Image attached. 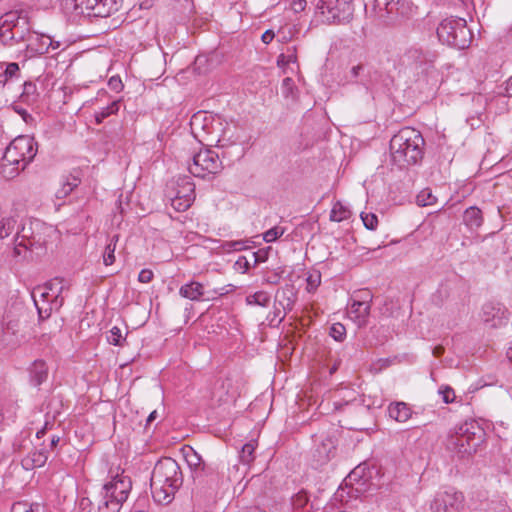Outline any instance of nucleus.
<instances>
[{"label": "nucleus", "mask_w": 512, "mask_h": 512, "mask_svg": "<svg viewBox=\"0 0 512 512\" xmlns=\"http://www.w3.org/2000/svg\"><path fill=\"white\" fill-rule=\"evenodd\" d=\"M191 128L195 136H201V141H206L207 145L227 147L237 142L235 126L219 117L198 112L191 118Z\"/></svg>", "instance_id": "1"}, {"label": "nucleus", "mask_w": 512, "mask_h": 512, "mask_svg": "<svg viewBox=\"0 0 512 512\" xmlns=\"http://www.w3.org/2000/svg\"><path fill=\"white\" fill-rule=\"evenodd\" d=\"M182 485V473L178 463L172 458L158 461L151 475V491L154 500L168 504Z\"/></svg>", "instance_id": "2"}, {"label": "nucleus", "mask_w": 512, "mask_h": 512, "mask_svg": "<svg viewBox=\"0 0 512 512\" xmlns=\"http://www.w3.org/2000/svg\"><path fill=\"white\" fill-rule=\"evenodd\" d=\"M424 138L412 128L400 129L390 140L392 162L400 168L418 163L423 157Z\"/></svg>", "instance_id": "3"}, {"label": "nucleus", "mask_w": 512, "mask_h": 512, "mask_svg": "<svg viewBox=\"0 0 512 512\" xmlns=\"http://www.w3.org/2000/svg\"><path fill=\"white\" fill-rule=\"evenodd\" d=\"M34 138L21 135L11 141L1 161V174L6 179L16 177L33 160L37 149Z\"/></svg>", "instance_id": "4"}, {"label": "nucleus", "mask_w": 512, "mask_h": 512, "mask_svg": "<svg viewBox=\"0 0 512 512\" xmlns=\"http://www.w3.org/2000/svg\"><path fill=\"white\" fill-rule=\"evenodd\" d=\"M484 431L476 421H466L451 429L445 447L458 458L471 456L483 442Z\"/></svg>", "instance_id": "5"}, {"label": "nucleus", "mask_w": 512, "mask_h": 512, "mask_svg": "<svg viewBox=\"0 0 512 512\" xmlns=\"http://www.w3.org/2000/svg\"><path fill=\"white\" fill-rule=\"evenodd\" d=\"M64 289V280L55 278L43 286L34 288L32 298L41 320L50 317L52 311L59 310L64 303L61 296Z\"/></svg>", "instance_id": "6"}, {"label": "nucleus", "mask_w": 512, "mask_h": 512, "mask_svg": "<svg viewBox=\"0 0 512 512\" xmlns=\"http://www.w3.org/2000/svg\"><path fill=\"white\" fill-rule=\"evenodd\" d=\"M131 480L123 474L114 476L104 484L99 502V512H119L131 491Z\"/></svg>", "instance_id": "7"}, {"label": "nucleus", "mask_w": 512, "mask_h": 512, "mask_svg": "<svg viewBox=\"0 0 512 512\" xmlns=\"http://www.w3.org/2000/svg\"><path fill=\"white\" fill-rule=\"evenodd\" d=\"M437 36L443 44L457 49L468 48L472 41L466 20L459 17L443 19L437 27Z\"/></svg>", "instance_id": "8"}, {"label": "nucleus", "mask_w": 512, "mask_h": 512, "mask_svg": "<svg viewBox=\"0 0 512 512\" xmlns=\"http://www.w3.org/2000/svg\"><path fill=\"white\" fill-rule=\"evenodd\" d=\"M405 61L414 66L417 71L418 78L416 82H423L429 84L430 82H436L437 71L434 68V61L436 54L431 51H424L419 47L409 48L405 55Z\"/></svg>", "instance_id": "9"}, {"label": "nucleus", "mask_w": 512, "mask_h": 512, "mask_svg": "<svg viewBox=\"0 0 512 512\" xmlns=\"http://www.w3.org/2000/svg\"><path fill=\"white\" fill-rule=\"evenodd\" d=\"M317 10L328 23H345L353 17V0H319Z\"/></svg>", "instance_id": "10"}, {"label": "nucleus", "mask_w": 512, "mask_h": 512, "mask_svg": "<svg viewBox=\"0 0 512 512\" xmlns=\"http://www.w3.org/2000/svg\"><path fill=\"white\" fill-rule=\"evenodd\" d=\"M464 494L454 487H446L435 493L430 502L431 512H462L465 509Z\"/></svg>", "instance_id": "11"}, {"label": "nucleus", "mask_w": 512, "mask_h": 512, "mask_svg": "<svg viewBox=\"0 0 512 512\" xmlns=\"http://www.w3.org/2000/svg\"><path fill=\"white\" fill-rule=\"evenodd\" d=\"M221 169L222 162L219 159V155L210 149L201 150L196 153L192 158V162L188 164L189 172L199 178L217 174Z\"/></svg>", "instance_id": "12"}, {"label": "nucleus", "mask_w": 512, "mask_h": 512, "mask_svg": "<svg viewBox=\"0 0 512 512\" xmlns=\"http://www.w3.org/2000/svg\"><path fill=\"white\" fill-rule=\"evenodd\" d=\"M69 2L74 4L76 13L88 17H108L118 10L117 0H65L66 5Z\"/></svg>", "instance_id": "13"}, {"label": "nucleus", "mask_w": 512, "mask_h": 512, "mask_svg": "<svg viewBox=\"0 0 512 512\" xmlns=\"http://www.w3.org/2000/svg\"><path fill=\"white\" fill-rule=\"evenodd\" d=\"M370 309L371 295L367 291H362L351 298L347 315L358 327H364L367 324Z\"/></svg>", "instance_id": "14"}, {"label": "nucleus", "mask_w": 512, "mask_h": 512, "mask_svg": "<svg viewBox=\"0 0 512 512\" xmlns=\"http://www.w3.org/2000/svg\"><path fill=\"white\" fill-rule=\"evenodd\" d=\"M195 200V185L189 177L179 178L174 196L171 198L172 207L179 212L187 210Z\"/></svg>", "instance_id": "15"}, {"label": "nucleus", "mask_w": 512, "mask_h": 512, "mask_svg": "<svg viewBox=\"0 0 512 512\" xmlns=\"http://www.w3.org/2000/svg\"><path fill=\"white\" fill-rule=\"evenodd\" d=\"M60 46L61 43L59 41H54L47 34L38 33L35 31L27 33L26 51L30 57L43 55L48 53L50 49H59Z\"/></svg>", "instance_id": "16"}, {"label": "nucleus", "mask_w": 512, "mask_h": 512, "mask_svg": "<svg viewBox=\"0 0 512 512\" xmlns=\"http://www.w3.org/2000/svg\"><path fill=\"white\" fill-rule=\"evenodd\" d=\"M218 488L217 477L211 475L206 477L203 473H197L194 478L193 497L199 501L210 500L216 496Z\"/></svg>", "instance_id": "17"}, {"label": "nucleus", "mask_w": 512, "mask_h": 512, "mask_svg": "<svg viewBox=\"0 0 512 512\" xmlns=\"http://www.w3.org/2000/svg\"><path fill=\"white\" fill-rule=\"evenodd\" d=\"M401 0H375L378 16L386 22H391L399 14Z\"/></svg>", "instance_id": "18"}, {"label": "nucleus", "mask_w": 512, "mask_h": 512, "mask_svg": "<svg viewBox=\"0 0 512 512\" xmlns=\"http://www.w3.org/2000/svg\"><path fill=\"white\" fill-rule=\"evenodd\" d=\"M32 223H30L29 227L23 225L20 232H17V236L15 239V247L14 253L17 256L22 255L23 252H26L29 247H32L35 243L39 241L35 240V237L31 235Z\"/></svg>", "instance_id": "19"}, {"label": "nucleus", "mask_w": 512, "mask_h": 512, "mask_svg": "<svg viewBox=\"0 0 512 512\" xmlns=\"http://www.w3.org/2000/svg\"><path fill=\"white\" fill-rule=\"evenodd\" d=\"M504 310L493 303H486L482 307V319L485 323H489L491 327L500 326L503 323Z\"/></svg>", "instance_id": "20"}, {"label": "nucleus", "mask_w": 512, "mask_h": 512, "mask_svg": "<svg viewBox=\"0 0 512 512\" xmlns=\"http://www.w3.org/2000/svg\"><path fill=\"white\" fill-rule=\"evenodd\" d=\"M335 444L331 438L324 439L314 450V458L317 463L324 464L335 455Z\"/></svg>", "instance_id": "21"}, {"label": "nucleus", "mask_w": 512, "mask_h": 512, "mask_svg": "<svg viewBox=\"0 0 512 512\" xmlns=\"http://www.w3.org/2000/svg\"><path fill=\"white\" fill-rule=\"evenodd\" d=\"M179 294L191 301H198L204 294V286L199 282L191 281L180 287Z\"/></svg>", "instance_id": "22"}, {"label": "nucleus", "mask_w": 512, "mask_h": 512, "mask_svg": "<svg viewBox=\"0 0 512 512\" xmlns=\"http://www.w3.org/2000/svg\"><path fill=\"white\" fill-rule=\"evenodd\" d=\"M30 381L34 386L41 385L48 376V369L44 361L36 360L29 369Z\"/></svg>", "instance_id": "23"}, {"label": "nucleus", "mask_w": 512, "mask_h": 512, "mask_svg": "<svg viewBox=\"0 0 512 512\" xmlns=\"http://www.w3.org/2000/svg\"><path fill=\"white\" fill-rule=\"evenodd\" d=\"M388 412L392 419L400 423L408 421L412 415L410 407L404 402L390 404Z\"/></svg>", "instance_id": "24"}, {"label": "nucleus", "mask_w": 512, "mask_h": 512, "mask_svg": "<svg viewBox=\"0 0 512 512\" xmlns=\"http://www.w3.org/2000/svg\"><path fill=\"white\" fill-rule=\"evenodd\" d=\"M463 222L470 230H477L483 224L482 212L477 207H469L463 215Z\"/></svg>", "instance_id": "25"}, {"label": "nucleus", "mask_w": 512, "mask_h": 512, "mask_svg": "<svg viewBox=\"0 0 512 512\" xmlns=\"http://www.w3.org/2000/svg\"><path fill=\"white\" fill-rule=\"evenodd\" d=\"M48 459L44 451H33L22 459V466L26 470L42 467Z\"/></svg>", "instance_id": "26"}, {"label": "nucleus", "mask_w": 512, "mask_h": 512, "mask_svg": "<svg viewBox=\"0 0 512 512\" xmlns=\"http://www.w3.org/2000/svg\"><path fill=\"white\" fill-rule=\"evenodd\" d=\"M350 210L344 206L341 202H336L331 210L330 219L332 221L341 222L350 217Z\"/></svg>", "instance_id": "27"}, {"label": "nucleus", "mask_w": 512, "mask_h": 512, "mask_svg": "<svg viewBox=\"0 0 512 512\" xmlns=\"http://www.w3.org/2000/svg\"><path fill=\"white\" fill-rule=\"evenodd\" d=\"M256 447H257V443L255 441H250L243 445L240 455H239L240 461L243 464L249 465L254 461V459H255L254 452H255Z\"/></svg>", "instance_id": "28"}, {"label": "nucleus", "mask_w": 512, "mask_h": 512, "mask_svg": "<svg viewBox=\"0 0 512 512\" xmlns=\"http://www.w3.org/2000/svg\"><path fill=\"white\" fill-rule=\"evenodd\" d=\"M22 19H26L25 17H21L17 12L11 11L4 14L0 17V25H5L10 29H15L18 26L22 25Z\"/></svg>", "instance_id": "29"}, {"label": "nucleus", "mask_w": 512, "mask_h": 512, "mask_svg": "<svg viewBox=\"0 0 512 512\" xmlns=\"http://www.w3.org/2000/svg\"><path fill=\"white\" fill-rule=\"evenodd\" d=\"M118 239L119 236L114 235L104 249L103 262L106 266L112 265L115 262V250Z\"/></svg>", "instance_id": "30"}, {"label": "nucleus", "mask_w": 512, "mask_h": 512, "mask_svg": "<svg viewBox=\"0 0 512 512\" xmlns=\"http://www.w3.org/2000/svg\"><path fill=\"white\" fill-rule=\"evenodd\" d=\"M246 302L248 305L267 307L270 303V296L265 291H258L252 295L247 296Z\"/></svg>", "instance_id": "31"}, {"label": "nucleus", "mask_w": 512, "mask_h": 512, "mask_svg": "<svg viewBox=\"0 0 512 512\" xmlns=\"http://www.w3.org/2000/svg\"><path fill=\"white\" fill-rule=\"evenodd\" d=\"M120 108V101L115 100L107 107L102 108L100 111L95 113V120L98 124L102 123L103 120L110 115L116 114Z\"/></svg>", "instance_id": "32"}, {"label": "nucleus", "mask_w": 512, "mask_h": 512, "mask_svg": "<svg viewBox=\"0 0 512 512\" xmlns=\"http://www.w3.org/2000/svg\"><path fill=\"white\" fill-rule=\"evenodd\" d=\"M16 228V219L3 217L0 219V239L8 237Z\"/></svg>", "instance_id": "33"}, {"label": "nucleus", "mask_w": 512, "mask_h": 512, "mask_svg": "<svg viewBox=\"0 0 512 512\" xmlns=\"http://www.w3.org/2000/svg\"><path fill=\"white\" fill-rule=\"evenodd\" d=\"M11 512H43V509L38 503L21 501L13 504Z\"/></svg>", "instance_id": "34"}, {"label": "nucleus", "mask_w": 512, "mask_h": 512, "mask_svg": "<svg viewBox=\"0 0 512 512\" xmlns=\"http://www.w3.org/2000/svg\"><path fill=\"white\" fill-rule=\"evenodd\" d=\"M28 32H31L28 27V21H27V19H22V25L13 29L14 42L23 41L26 43Z\"/></svg>", "instance_id": "35"}, {"label": "nucleus", "mask_w": 512, "mask_h": 512, "mask_svg": "<svg viewBox=\"0 0 512 512\" xmlns=\"http://www.w3.org/2000/svg\"><path fill=\"white\" fill-rule=\"evenodd\" d=\"M435 202L436 197L431 193L429 189H424L417 195V203L420 206H430Z\"/></svg>", "instance_id": "36"}, {"label": "nucleus", "mask_w": 512, "mask_h": 512, "mask_svg": "<svg viewBox=\"0 0 512 512\" xmlns=\"http://www.w3.org/2000/svg\"><path fill=\"white\" fill-rule=\"evenodd\" d=\"M285 233V229L280 226H275L269 230H267L263 234V240L267 243L274 242L278 238H280Z\"/></svg>", "instance_id": "37"}, {"label": "nucleus", "mask_w": 512, "mask_h": 512, "mask_svg": "<svg viewBox=\"0 0 512 512\" xmlns=\"http://www.w3.org/2000/svg\"><path fill=\"white\" fill-rule=\"evenodd\" d=\"M361 219L364 226L369 230H375L378 225V217L372 212H362Z\"/></svg>", "instance_id": "38"}, {"label": "nucleus", "mask_w": 512, "mask_h": 512, "mask_svg": "<svg viewBox=\"0 0 512 512\" xmlns=\"http://www.w3.org/2000/svg\"><path fill=\"white\" fill-rule=\"evenodd\" d=\"M330 336L336 341H343L346 336V328L341 323H334L330 328Z\"/></svg>", "instance_id": "39"}, {"label": "nucleus", "mask_w": 512, "mask_h": 512, "mask_svg": "<svg viewBox=\"0 0 512 512\" xmlns=\"http://www.w3.org/2000/svg\"><path fill=\"white\" fill-rule=\"evenodd\" d=\"M281 89H282L283 95L286 98H289V97L294 98L295 97L296 87L294 85V81L292 78H290V77L285 78L282 82Z\"/></svg>", "instance_id": "40"}, {"label": "nucleus", "mask_w": 512, "mask_h": 512, "mask_svg": "<svg viewBox=\"0 0 512 512\" xmlns=\"http://www.w3.org/2000/svg\"><path fill=\"white\" fill-rule=\"evenodd\" d=\"M0 41L4 45H12L14 43L13 29L5 25H0Z\"/></svg>", "instance_id": "41"}, {"label": "nucleus", "mask_w": 512, "mask_h": 512, "mask_svg": "<svg viewBox=\"0 0 512 512\" xmlns=\"http://www.w3.org/2000/svg\"><path fill=\"white\" fill-rule=\"evenodd\" d=\"M19 72V66L17 63H9L3 74L0 75V83H5L8 79L14 77Z\"/></svg>", "instance_id": "42"}, {"label": "nucleus", "mask_w": 512, "mask_h": 512, "mask_svg": "<svg viewBox=\"0 0 512 512\" xmlns=\"http://www.w3.org/2000/svg\"><path fill=\"white\" fill-rule=\"evenodd\" d=\"M122 339L124 340L121 329L116 326L112 327L107 336V341L109 344L115 346L121 345Z\"/></svg>", "instance_id": "43"}, {"label": "nucleus", "mask_w": 512, "mask_h": 512, "mask_svg": "<svg viewBox=\"0 0 512 512\" xmlns=\"http://www.w3.org/2000/svg\"><path fill=\"white\" fill-rule=\"evenodd\" d=\"M250 266V259L246 256H240L234 264V269L239 273H246Z\"/></svg>", "instance_id": "44"}, {"label": "nucleus", "mask_w": 512, "mask_h": 512, "mask_svg": "<svg viewBox=\"0 0 512 512\" xmlns=\"http://www.w3.org/2000/svg\"><path fill=\"white\" fill-rule=\"evenodd\" d=\"M309 501L306 492H299L292 498V504L295 508L301 509L304 508Z\"/></svg>", "instance_id": "45"}, {"label": "nucleus", "mask_w": 512, "mask_h": 512, "mask_svg": "<svg viewBox=\"0 0 512 512\" xmlns=\"http://www.w3.org/2000/svg\"><path fill=\"white\" fill-rule=\"evenodd\" d=\"M439 393L442 395V399L445 403H452L455 399L454 390L448 386L440 388Z\"/></svg>", "instance_id": "46"}, {"label": "nucleus", "mask_w": 512, "mask_h": 512, "mask_svg": "<svg viewBox=\"0 0 512 512\" xmlns=\"http://www.w3.org/2000/svg\"><path fill=\"white\" fill-rule=\"evenodd\" d=\"M186 459L190 466L197 467L201 464L200 456L192 448H189V453L186 454Z\"/></svg>", "instance_id": "47"}, {"label": "nucleus", "mask_w": 512, "mask_h": 512, "mask_svg": "<svg viewBox=\"0 0 512 512\" xmlns=\"http://www.w3.org/2000/svg\"><path fill=\"white\" fill-rule=\"evenodd\" d=\"M268 258V251L259 250L257 252L251 253V259L253 260V265H257L258 263L265 262Z\"/></svg>", "instance_id": "48"}, {"label": "nucleus", "mask_w": 512, "mask_h": 512, "mask_svg": "<svg viewBox=\"0 0 512 512\" xmlns=\"http://www.w3.org/2000/svg\"><path fill=\"white\" fill-rule=\"evenodd\" d=\"M108 87L115 92H120L123 89V83L120 77L113 76L108 81Z\"/></svg>", "instance_id": "49"}, {"label": "nucleus", "mask_w": 512, "mask_h": 512, "mask_svg": "<svg viewBox=\"0 0 512 512\" xmlns=\"http://www.w3.org/2000/svg\"><path fill=\"white\" fill-rule=\"evenodd\" d=\"M320 282H321L320 274H315V275L312 274V275H310L307 278V289H308V291L315 290L320 285Z\"/></svg>", "instance_id": "50"}, {"label": "nucleus", "mask_w": 512, "mask_h": 512, "mask_svg": "<svg viewBox=\"0 0 512 512\" xmlns=\"http://www.w3.org/2000/svg\"><path fill=\"white\" fill-rule=\"evenodd\" d=\"M154 277V274H153V271L150 270V269H143L140 271L139 275H138V281L141 282V283H149L152 281Z\"/></svg>", "instance_id": "51"}, {"label": "nucleus", "mask_w": 512, "mask_h": 512, "mask_svg": "<svg viewBox=\"0 0 512 512\" xmlns=\"http://www.w3.org/2000/svg\"><path fill=\"white\" fill-rule=\"evenodd\" d=\"M281 295L284 299H278L279 304L283 307L284 310H291L294 302L293 299L291 296H286L285 291H282Z\"/></svg>", "instance_id": "52"}, {"label": "nucleus", "mask_w": 512, "mask_h": 512, "mask_svg": "<svg viewBox=\"0 0 512 512\" xmlns=\"http://www.w3.org/2000/svg\"><path fill=\"white\" fill-rule=\"evenodd\" d=\"M225 246L228 247V249H232L235 251H241V250L245 249V247H246L245 242H243V241L228 242Z\"/></svg>", "instance_id": "53"}, {"label": "nucleus", "mask_w": 512, "mask_h": 512, "mask_svg": "<svg viewBox=\"0 0 512 512\" xmlns=\"http://www.w3.org/2000/svg\"><path fill=\"white\" fill-rule=\"evenodd\" d=\"M363 70H364V66L362 64H358V65L353 66L350 69L351 78L352 79H356Z\"/></svg>", "instance_id": "54"}, {"label": "nucleus", "mask_w": 512, "mask_h": 512, "mask_svg": "<svg viewBox=\"0 0 512 512\" xmlns=\"http://www.w3.org/2000/svg\"><path fill=\"white\" fill-rule=\"evenodd\" d=\"M274 32L272 30H266L261 37V40L265 44H269L274 39Z\"/></svg>", "instance_id": "55"}, {"label": "nucleus", "mask_w": 512, "mask_h": 512, "mask_svg": "<svg viewBox=\"0 0 512 512\" xmlns=\"http://www.w3.org/2000/svg\"><path fill=\"white\" fill-rule=\"evenodd\" d=\"M305 6H306V1L305 0H297V1H294L293 4H292V8L296 12L303 11L305 9Z\"/></svg>", "instance_id": "56"}, {"label": "nucleus", "mask_w": 512, "mask_h": 512, "mask_svg": "<svg viewBox=\"0 0 512 512\" xmlns=\"http://www.w3.org/2000/svg\"><path fill=\"white\" fill-rule=\"evenodd\" d=\"M72 191L73 190H72V186L71 185L69 187H65V188H64V185H63L62 188L57 191L56 196L58 198H62V197L67 196L68 194H70Z\"/></svg>", "instance_id": "57"}, {"label": "nucleus", "mask_w": 512, "mask_h": 512, "mask_svg": "<svg viewBox=\"0 0 512 512\" xmlns=\"http://www.w3.org/2000/svg\"><path fill=\"white\" fill-rule=\"evenodd\" d=\"M79 183H80L79 179L76 177H73L72 181H68L67 183H64V188L69 187L71 185L72 190H73L75 187H77L79 185Z\"/></svg>", "instance_id": "58"}, {"label": "nucleus", "mask_w": 512, "mask_h": 512, "mask_svg": "<svg viewBox=\"0 0 512 512\" xmlns=\"http://www.w3.org/2000/svg\"><path fill=\"white\" fill-rule=\"evenodd\" d=\"M287 52H289V49L287 50ZM295 50H293L291 53H287L285 54L286 55V62L287 63H294L296 62V55H295Z\"/></svg>", "instance_id": "59"}, {"label": "nucleus", "mask_w": 512, "mask_h": 512, "mask_svg": "<svg viewBox=\"0 0 512 512\" xmlns=\"http://www.w3.org/2000/svg\"><path fill=\"white\" fill-rule=\"evenodd\" d=\"M506 91L507 94L512 97V76L509 78L507 85H506Z\"/></svg>", "instance_id": "60"}, {"label": "nucleus", "mask_w": 512, "mask_h": 512, "mask_svg": "<svg viewBox=\"0 0 512 512\" xmlns=\"http://www.w3.org/2000/svg\"><path fill=\"white\" fill-rule=\"evenodd\" d=\"M156 418H157V411H156V410H154V411H152V412L149 414V416H148V418H147V424L152 423Z\"/></svg>", "instance_id": "61"}, {"label": "nucleus", "mask_w": 512, "mask_h": 512, "mask_svg": "<svg viewBox=\"0 0 512 512\" xmlns=\"http://www.w3.org/2000/svg\"><path fill=\"white\" fill-rule=\"evenodd\" d=\"M444 352V348L441 347V346H437L433 349V354L434 356L436 357H439L440 355H442V353Z\"/></svg>", "instance_id": "62"}, {"label": "nucleus", "mask_w": 512, "mask_h": 512, "mask_svg": "<svg viewBox=\"0 0 512 512\" xmlns=\"http://www.w3.org/2000/svg\"><path fill=\"white\" fill-rule=\"evenodd\" d=\"M277 62H278V64H279V65H280V64H288V63L286 62V55H285V54H281V55L278 57V61H277Z\"/></svg>", "instance_id": "63"}, {"label": "nucleus", "mask_w": 512, "mask_h": 512, "mask_svg": "<svg viewBox=\"0 0 512 512\" xmlns=\"http://www.w3.org/2000/svg\"><path fill=\"white\" fill-rule=\"evenodd\" d=\"M58 442H59V437H53L51 439V445L52 446H56Z\"/></svg>", "instance_id": "64"}]
</instances>
